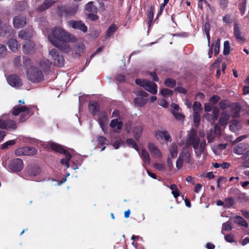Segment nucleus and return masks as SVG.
Instances as JSON below:
<instances>
[{"instance_id":"5","label":"nucleus","mask_w":249,"mask_h":249,"mask_svg":"<svg viewBox=\"0 0 249 249\" xmlns=\"http://www.w3.org/2000/svg\"><path fill=\"white\" fill-rule=\"evenodd\" d=\"M28 79L33 83H39L44 80V74L39 68L32 67L27 73Z\"/></svg>"},{"instance_id":"50","label":"nucleus","mask_w":249,"mask_h":249,"mask_svg":"<svg viewBox=\"0 0 249 249\" xmlns=\"http://www.w3.org/2000/svg\"><path fill=\"white\" fill-rule=\"evenodd\" d=\"M7 50L6 46L0 43V58H4L7 55Z\"/></svg>"},{"instance_id":"31","label":"nucleus","mask_w":249,"mask_h":249,"mask_svg":"<svg viewBox=\"0 0 249 249\" xmlns=\"http://www.w3.org/2000/svg\"><path fill=\"white\" fill-rule=\"evenodd\" d=\"M234 219V223L238 224L241 226L244 227L245 228L248 227V224L247 222L241 216L236 215L233 217Z\"/></svg>"},{"instance_id":"39","label":"nucleus","mask_w":249,"mask_h":249,"mask_svg":"<svg viewBox=\"0 0 249 249\" xmlns=\"http://www.w3.org/2000/svg\"><path fill=\"white\" fill-rule=\"evenodd\" d=\"M246 145L243 143L239 144L234 150V153L238 155H243L245 151Z\"/></svg>"},{"instance_id":"6","label":"nucleus","mask_w":249,"mask_h":249,"mask_svg":"<svg viewBox=\"0 0 249 249\" xmlns=\"http://www.w3.org/2000/svg\"><path fill=\"white\" fill-rule=\"evenodd\" d=\"M52 63L58 67H62L64 65L65 59L59 51L55 48L51 49L49 52Z\"/></svg>"},{"instance_id":"55","label":"nucleus","mask_w":249,"mask_h":249,"mask_svg":"<svg viewBox=\"0 0 249 249\" xmlns=\"http://www.w3.org/2000/svg\"><path fill=\"white\" fill-rule=\"evenodd\" d=\"M6 122V129L11 128L16 129L17 128V124L13 120H7Z\"/></svg>"},{"instance_id":"20","label":"nucleus","mask_w":249,"mask_h":249,"mask_svg":"<svg viewBox=\"0 0 249 249\" xmlns=\"http://www.w3.org/2000/svg\"><path fill=\"white\" fill-rule=\"evenodd\" d=\"M96 141L98 145L100 146L101 149V151H103L106 148V145H107L109 144V141L105 137L99 136L97 137Z\"/></svg>"},{"instance_id":"16","label":"nucleus","mask_w":249,"mask_h":249,"mask_svg":"<svg viewBox=\"0 0 249 249\" xmlns=\"http://www.w3.org/2000/svg\"><path fill=\"white\" fill-rule=\"evenodd\" d=\"M89 112L94 116L96 115L100 111V106L98 102L90 101L88 106Z\"/></svg>"},{"instance_id":"52","label":"nucleus","mask_w":249,"mask_h":249,"mask_svg":"<svg viewBox=\"0 0 249 249\" xmlns=\"http://www.w3.org/2000/svg\"><path fill=\"white\" fill-rule=\"evenodd\" d=\"M220 38H218L216 41L214 48V55L216 56L219 53L220 51Z\"/></svg>"},{"instance_id":"37","label":"nucleus","mask_w":249,"mask_h":249,"mask_svg":"<svg viewBox=\"0 0 249 249\" xmlns=\"http://www.w3.org/2000/svg\"><path fill=\"white\" fill-rule=\"evenodd\" d=\"M133 102L135 106L142 107L146 104V101L142 97H136L134 99Z\"/></svg>"},{"instance_id":"28","label":"nucleus","mask_w":249,"mask_h":249,"mask_svg":"<svg viewBox=\"0 0 249 249\" xmlns=\"http://www.w3.org/2000/svg\"><path fill=\"white\" fill-rule=\"evenodd\" d=\"M154 6L151 5L147 13V24L149 28H150L152 25L154 18Z\"/></svg>"},{"instance_id":"43","label":"nucleus","mask_w":249,"mask_h":249,"mask_svg":"<svg viewBox=\"0 0 249 249\" xmlns=\"http://www.w3.org/2000/svg\"><path fill=\"white\" fill-rule=\"evenodd\" d=\"M142 133V128L140 126H137L133 129L134 137L136 140H138Z\"/></svg>"},{"instance_id":"23","label":"nucleus","mask_w":249,"mask_h":249,"mask_svg":"<svg viewBox=\"0 0 249 249\" xmlns=\"http://www.w3.org/2000/svg\"><path fill=\"white\" fill-rule=\"evenodd\" d=\"M230 118V115L226 111H223L219 119V124L222 126L226 125L227 124Z\"/></svg>"},{"instance_id":"59","label":"nucleus","mask_w":249,"mask_h":249,"mask_svg":"<svg viewBox=\"0 0 249 249\" xmlns=\"http://www.w3.org/2000/svg\"><path fill=\"white\" fill-rule=\"evenodd\" d=\"M246 1H244L240 3L238 5V8L240 13L242 16H243L245 14L246 10Z\"/></svg>"},{"instance_id":"48","label":"nucleus","mask_w":249,"mask_h":249,"mask_svg":"<svg viewBox=\"0 0 249 249\" xmlns=\"http://www.w3.org/2000/svg\"><path fill=\"white\" fill-rule=\"evenodd\" d=\"M201 117L199 113H193V121L195 126L197 127L199 125L200 122Z\"/></svg>"},{"instance_id":"29","label":"nucleus","mask_w":249,"mask_h":249,"mask_svg":"<svg viewBox=\"0 0 249 249\" xmlns=\"http://www.w3.org/2000/svg\"><path fill=\"white\" fill-rule=\"evenodd\" d=\"M85 10L89 13L92 12L97 13L98 9L97 7L93 4V1H89L86 4Z\"/></svg>"},{"instance_id":"9","label":"nucleus","mask_w":249,"mask_h":249,"mask_svg":"<svg viewBox=\"0 0 249 249\" xmlns=\"http://www.w3.org/2000/svg\"><path fill=\"white\" fill-rule=\"evenodd\" d=\"M68 25L72 29L79 30L83 33H86L88 31L87 26L81 20H70L68 22Z\"/></svg>"},{"instance_id":"58","label":"nucleus","mask_w":249,"mask_h":249,"mask_svg":"<svg viewBox=\"0 0 249 249\" xmlns=\"http://www.w3.org/2000/svg\"><path fill=\"white\" fill-rule=\"evenodd\" d=\"M229 0H218L220 7L224 10L228 7Z\"/></svg>"},{"instance_id":"46","label":"nucleus","mask_w":249,"mask_h":249,"mask_svg":"<svg viewBox=\"0 0 249 249\" xmlns=\"http://www.w3.org/2000/svg\"><path fill=\"white\" fill-rule=\"evenodd\" d=\"M160 92L164 97L171 96L173 94V92L172 90L166 88L162 89Z\"/></svg>"},{"instance_id":"1","label":"nucleus","mask_w":249,"mask_h":249,"mask_svg":"<svg viewBox=\"0 0 249 249\" xmlns=\"http://www.w3.org/2000/svg\"><path fill=\"white\" fill-rule=\"evenodd\" d=\"M186 143L192 146L195 150V154L197 158H200L201 154L204 153L206 150V140L205 139L200 141L199 138L197 135V130L192 128L188 133L186 138Z\"/></svg>"},{"instance_id":"30","label":"nucleus","mask_w":249,"mask_h":249,"mask_svg":"<svg viewBox=\"0 0 249 249\" xmlns=\"http://www.w3.org/2000/svg\"><path fill=\"white\" fill-rule=\"evenodd\" d=\"M118 29V27L116 25L112 24L108 28L106 34V38H108L112 36L117 31Z\"/></svg>"},{"instance_id":"21","label":"nucleus","mask_w":249,"mask_h":249,"mask_svg":"<svg viewBox=\"0 0 249 249\" xmlns=\"http://www.w3.org/2000/svg\"><path fill=\"white\" fill-rule=\"evenodd\" d=\"M148 148L150 153L154 156L158 157H160L161 156V152L154 143L149 142L148 144Z\"/></svg>"},{"instance_id":"36","label":"nucleus","mask_w":249,"mask_h":249,"mask_svg":"<svg viewBox=\"0 0 249 249\" xmlns=\"http://www.w3.org/2000/svg\"><path fill=\"white\" fill-rule=\"evenodd\" d=\"M126 143L129 147L134 148L137 151L139 150V148L138 144L133 138L127 139L126 140Z\"/></svg>"},{"instance_id":"15","label":"nucleus","mask_w":249,"mask_h":249,"mask_svg":"<svg viewBox=\"0 0 249 249\" xmlns=\"http://www.w3.org/2000/svg\"><path fill=\"white\" fill-rule=\"evenodd\" d=\"M85 49V46L84 44L75 45L71 50V55L74 58L79 57L81 55Z\"/></svg>"},{"instance_id":"13","label":"nucleus","mask_w":249,"mask_h":249,"mask_svg":"<svg viewBox=\"0 0 249 249\" xmlns=\"http://www.w3.org/2000/svg\"><path fill=\"white\" fill-rule=\"evenodd\" d=\"M35 50V44L31 40L25 41L22 46V51L24 53L31 54Z\"/></svg>"},{"instance_id":"3","label":"nucleus","mask_w":249,"mask_h":249,"mask_svg":"<svg viewBox=\"0 0 249 249\" xmlns=\"http://www.w3.org/2000/svg\"><path fill=\"white\" fill-rule=\"evenodd\" d=\"M52 36H49L50 38L57 42H68L71 40V35L60 27H54L52 29Z\"/></svg>"},{"instance_id":"61","label":"nucleus","mask_w":249,"mask_h":249,"mask_svg":"<svg viewBox=\"0 0 249 249\" xmlns=\"http://www.w3.org/2000/svg\"><path fill=\"white\" fill-rule=\"evenodd\" d=\"M31 65V59L27 56L23 57V66L26 68H28Z\"/></svg>"},{"instance_id":"40","label":"nucleus","mask_w":249,"mask_h":249,"mask_svg":"<svg viewBox=\"0 0 249 249\" xmlns=\"http://www.w3.org/2000/svg\"><path fill=\"white\" fill-rule=\"evenodd\" d=\"M176 81L171 78H166L164 82V85L169 88H174L176 85Z\"/></svg>"},{"instance_id":"42","label":"nucleus","mask_w":249,"mask_h":249,"mask_svg":"<svg viewBox=\"0 0 249 249\" xmlns=\"http://www.w3.org/2000/svg\"><path fill=\"white\" fill-rule=\"evenodd\" d=\"M224 208H229L233 206L235 204V200L232 197H227L224 199Z\"/></svg>"},{"instance_id":"38","label":"nucleus","mask_w":249,"mask_h":249,"mask_svg":"<svg viewBox=\"0 0 249 249\" xmlns=\"http://www.w3.org/2000/svg\"><path fill=\"white\" fill-rule=\"evenodd\" d=\"M101 115L98 118V123L100 126L106 124V122L107 120V115L105 112H101Z\"/></svg>"},{"instance_id":"17","label":"nucleus","mask_w":249,"mask_h":249,"mask_svg":"<svg viewBox=\"0 0 249 249\" xmlns=\"http://www.w3.org/2000/svg\"><path fill=\"white\" fill-rule=\"evenodd\" d=\"M144 89L153 94L157 93V85L154 82L148 80L145 85Z\"/></svg>"},{"instance_id":"47","label":"nucleus","mask_w":249,"mask_h":249,"mask_svg":"<svg viewBox=\"0 0 249 249\" xmlns=\"http://www.w3.org/2000/svg\"><path fill=\"white\" fill-rule=\"evenodd\" d=\"M230 53V43L228 41H225L224 42V49L223 53L225 55L229 54Z\"/></svg>"},{"instance_id":"26","label":"nucleus","mask_w":249,"mask_h":249,"mask_svg":"<svg viewBox=\"0 0 249 249\" xmlns=\"http://www.w3.org/2000/svg\"><path fill=\"white\" fill-rule=\"evenodd\" d=\"M7 45L12 51L15 52L18 51L19 45L16 39H10L7 42Z\"/></svg>"},{"instance_id":"18","label":"nucleus","mask_w":249,"mask_h":249,"mask_svg":"<svg viewBox=\"0 0 249 249\" xmlns=\"http://www.w3.org/2000/svg\"><path fill=\"white\" fill-rule=\"evenodd\" d=\"M155 137L157 139L159 138L161 139H164L166 141H169L171 139V136L166 130H156L155 132Z\"/></svg>"},{"instance_id":"35","label":"nucleus","mask_w":249,"mask_h":249,"mask_svg":"<svg viewBox=\"0 0 249 249\" xmlns=\"http://www.w3.org/2000/svg\"><path fill=\"white\" fill-rule=\"evenodd\" d=\"M234 35L237 40L242 41L244 39L237 23L234 24Z\"/></svg>"},{"instance_id":"10","label":"nucleus","mask_w":249,"mask_h":249,"mask_svg":"<svg viewBox=\"0 0 249 249\" xmlns=\"http://www.w3.org/2000/svg\"><path fill=\"white\" fill-rule=\"evenodd\" d=\"M8 83L12 87L19 88L23 85L21 79L17 75L13 74L9 75L7 78Z\"/></svg>"},{"instance_id":"51","label":"nucleus","mask_w":249,"mask_h":249,"mask_svg":"<svg viewBox=\"0 0 249 249\" xmlns=\"http://www.w3.org/2000/svg\"><path fill=\"white\" fill-rule=\"evenodd\" d=\"M231 223L230 221H228L224 223L222 225V231H229L232 229Z\"/></svg>"},{"instance_id":"64","label":"nucleus","mask_w":249,"mask_h":249,"mask_svg":"<svg viewBox=\"0 0 249 249\" xmlns=\"http://www.w3.org/2000/svg\"><path fill=\"white\" fill-rule=\"evenodd\" d=\"M220 97L217 95H213L209 99V101L213 105L216 104L220 100Z\"/></svg>"},{"instance_id":"8","label":"nucleus","mask_w":249,"mask_h":249,"mask_svg":"<svg viewBox=\"0 0 249 249\" xmlns=\"http://www.w3.org/2000/svg\"><path fill=\"white\" fill-rule=\"evenodd\" d=\"M23 161L19 158H16L12 160L8 166L9 169L13 172L21 171L23 169Z\"/></svg>"},{"instance_id":"60","label":"nucleus","mask_w":249,"mask_h":249,"mask_svg":"<svg viewBox=\"0 0 249 249\" xmlns=\"http://www.w3.org/2000/svg\"><path fill=\"white\" fill-rule=\"evenodd\" d=\"M148 80L147 79H136L135 80V83L142 87L144 88L145 85L147 82Z\"/></svg>"},{"instance_id":"24","label":"nucleus","mask_w":249,"mask_h":249,"mask_svg":"<svg viewBox=\"0 0 249 249\" xmlns=\"http://www.w3.org/2000/svg\"><path fill=\"white\" fill-rule=\"evenodd\" d=\"M187 163H190L191 156L190 152L186 148H183L179 156Z\"/></svg>"},{"instance_id":"19","label":"nucleus","mask_w":249,"mask_h":249,"mask_svg":"<svg viewBox=\"0 0 249 249\" xmlns=\"http://www.w3.org/2000/svg\"><path fill=\"white\" fill-rule=\"evenodd\" d=\"M109 126L114 129V131L119 132L123 127V123L118 119H114L111 121Z\"/></svg>"},{"instance_id":"32","label":"nucleus","mask_w":249,"mask_h":249,"mask_svg":"<svg viewBox=\"0 0 249 249\" xmlns=\"http://www.w3.org/2000/svg\"><path fill=\"white\" fill-rule=\"evenodd\" d=\"M18 37L22 39H24L26 40V41H28L30 40L31 35L29 32L23 30L19 32Z\"/></svg>"},{"instance_id":"45","label":"nucleus","mask_w":249,"mask_h":249,"mask_svg":"<svg viewBox=\"0 0 249 249\" xmlns=\"http://www.w3.org/2000/svg\"><path fill=\"white\" fill-rule=\"evenodd\" d=\"M242 159L245 160L242 163V166L245 167H249V150L243 154Z\"/></svg>"},{"instance_id":"49","label":"nucleus","mask_w":249,"mask_h":249,"mask_svg":"<svg viewBox=\"0 0 249 249\" xmlns=\"http://www.w3.org/2000/svg\"><path fill=\"white\" fill-rule=\"evenodd\" d=\"M171 112L177 120L180 121H183L185 117V116L183 114L177 112L175 111V110H172Z\"/></svg>"},{"instance_id":"12","label":"nucleus","mask_w":249,"mask_h":249,"mask_svg":"<svg viewBox=\"0 0 249 249\" xmlns=\"http://www.w3.org/2000/svg\"><path fill=\"white\" fill-rule=\"evenodd\" d=\"M50 42L55 47H57L61 52L65 53H68L71 51L70 46L65 43L66 42H57L54 39L50 38Z\"/></svg>"},{"instance_id":"62","label":"nucleus","mask_w":249,"mask_h":249,"mask_svg":"<svg viewBox=\"0 0 249 249\" xmlns=\"http://www.w3.org/2000/svg\"><path fill=\"white\" fill-rule=\"evenodd\" d=\"M183 161L184 160L179 156L176 161V167L178 169H180L182 167Z\"/></svg>"},{"instance_id":"44","label":"nucleus","mask_w":249,"mask_h":249,"mask_svg":"<svg viewBox=\"0 0 249 249\" xmlns=\"http://www.w3.org/2000/svg\"><path fill=\"white\" fill-rule=\"evenodd\" d=\"M206 135L207 139L209 143L213 142L214 139L215 138V136H216L215 134H214L213 129H210L207 131Z\"/></svg>"},{"instance_id":"63","label":"nucleus","mask_w":249,"mask_h":249,"mask_svg":"<svg viewBox=\"0 0 249 249\" xmlns=\"http://www.w3.org/2000/svg\"><path fill=\"white\" fill-rule=\"evenodd\" d=\"M213 131L214 134H215L216 136L220 135L221 129L220 126L218 124H216L214 125Z\"/></svg>"},{"instance_id":"22","label":"nucleus","mask_w":249,"mask_h":249,"mask_svg":"<svg viewBox=\"0 0 249 249\" xmlns=\"http://www.w3.org/2000/svg\"><path fill=\"white\" fill-rule=\"evenodd\" d=\"M54 2L53 0H45L44 2L37 8V10L39 12L44 11L51 7Z\"/></svg>"},{"instance_id":"33","label":"nucleus","mask_w":249,"mask_h":249,"mask_svg":"<svg viewBox=\"0 0 249 249\" xmlns=\"http://www.w3.org/2000/svg\"><path fill=\"white\" fill-rule=\"evenodd\" d=\"M141 157L142 160H143L144 163L149 164L150 162V159L148 152L145 149H142V153L141 155Z\"/></svg>"},{"instance_id":"2","label":"nucleus","mask_w":249,"mask_h":249,"mask_svg":"<svg viewBox=\"0 0 249 249\" xmlns=\"http://www.w3.org/2000/svg\"><path fill=\"white\" fill-rule=\"evenodd\" d=\"M50 147L52 150L64 155L65 158L62 159L60 160V163L63 165H65L66 168H68L70 166V160L72 157V156L70 152L68 150L65 149L62 145L56 143L52 142L50 144Z\"/></svg>"},{"instance_id":"14","label":"nucleus","mask_w":249,"mask_h":249,"mask_svg":"<svg viewBox=\"0 0 249 249\" xmlns=\"http://www.w3.org/2000/svg\"><path fill=\"white\" fill-rule=\"evenodd\" d=\"M13 24L16 28H22L26 24V18L22 16H16L13 19Z\"/></svg>"},{"instance_id":"41","label":"nucleus","mask_w":249,"mask_h":249,"mask_svg":"<svg viewBox=\"0 0 249 249\" xmlns=\"http://www.w3.org/2000/svg\"><path fill=\"white\" fill-rule=\"evenodd\" d=\"M193 113H199L203 109L201 104L198 101H195L193 105Z\"/></svg>"},{"instance_id":"34","label":"nucleus","mask_w":249,"mask_h":249,"mask_svg":"<svg viewBox=\"0 0 249 249\" xmlns=\"http://www.w3.org/2000/svg\"><path fill=\"white\" fill-rule=\"evenodd\" d=\"M178 147L175 143H172L169 147L170 154L172 158H176L177 157L178 153Z\"/></svg>"},{"instance_id":"11","label":"nucleus","mask_w":249,"mask_h":249,"mask_svg":"<svg viewBox=\"0 0 249 249\" xmlns=\"http://www.w3.org/2000/svg\"><path fill=\"white\" fill-rule=\"evenodd\" d=\"M14 32V30L12 28L11 26L8 24H3L0 20V36H11Z\"/></svg>"},{"instance_id":"27","label":"nucleus","mask_w":249,"mask_h":249,"mask_svg":"<svg viewBox=\"0 0 249 249\" xmlns=\"http://www.w3.org/2000/svg\"><path fill=\"white\" fill-rule=\"evenodd\" d=\"M241 126L240 124V122L236 120H232L230 122L229 128L230 130L232 132H235L239 129H240Z\"/></svg>"},{"instance_id":"57","label":"nucleus","mask_w":249,"mask_h":249,"mask_svg":"<svg viewBox=\"0 0 249 249\" xmlns=\"http://www.w3.org/2000/svg\"><path fill=\"white\" fill-rule=\"evenodd\" d=\"M219 110L218 107H214L213 109L212 120L214 122L216 121L219 116Z\"/></svg>"},{"instance_id":"4","label":"nucleus","mask_w":249,"mask_h":249,"mask_svg":"<svg viewBox=\"0 0 249 249\" xmlns=\"http://www.w3.org/2000/svg\"><path fill=\"white\" fill-rule=\"evenodd\" d=\"M77 6H67L65 5H60L56 7V13L60 18H67L73 16L77 12Z\"/></svg>"},{"instance_id":"7","label":"nucleus","mask_w":249,"mask_h":249,"mask_svg":"<svg viewBox=\"0 0 249 249\" xmlns=\"http://www.w3.org/2000/svg\"><path fill=\"white\" fill-rule=\"evenodd\" d=\"M37 149L32 146H26L18 148L15 151V154L18 156H33L37 153Z\"/></svg>"},{"instance_id":"54","label":"nucleus","mask_w":249,"mask_h":249,"mask_svg":"<svg viewBox=\"0 0 249 249\" xmlns=\"http://www.w3.org/2000/svg\"><path fill=\"white\" fill-rule=\"evenodd\" d=\"M16 143V141L14 140H9L6 142L1 145V148L2 149L7 148L9 146L13 145Z\"/></svg>"},{"instance_id":"53","label":"nucleus","mask_w":249,"mask_h":249,"mask_svg":"<svg viewBox=\"0 0 249 249\" xmlns=\"http://www.w3.org/2000/svg\"><path fill=\"white\" fill-rule=\"evenodd\" d=\"M93 13H89L86 14V18L91 21H95L99 19V16Z\"/></svg>"},{"instance_id":"56","label":"nucleus","mask_w":249,"mask_h":249,"mask_svg":"<svg viewBox=\"0 0 249 249\" xmlns=\"http://www.w3.org/2000/svg\"><path fill=\"white\" fill-rule=\"evenodd\" d=\"M30 114V109L28 108V111H25L23 112L20 115V122H23L25 121L29 117Z\"/></svg>"},{"instance_id":"25","label":"nucleus","mask_w":249,"mask_h":249,"mask_svg":"<svg viewBox=\"0 0 249 249\" xmlns=\"http://www.w3.org/2000/svg\"><path fill=\"white\" fill-rule=\"evenodd\" d=\"M28 108L26 106H15L11 110V113L14 116H17L20 113L28 111Z\"/></svg>"}]
</instances>
